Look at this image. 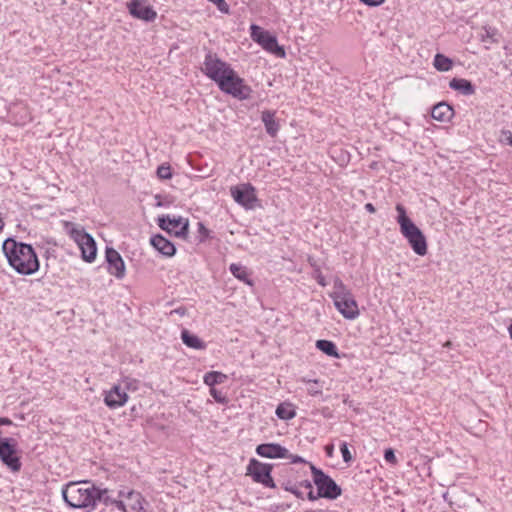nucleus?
I'll list each match as a JSON object with an SVG mask.
<instances>
[{
	"label": "nucleus",
	"mask_w": 512,
	"mask_h": 512,
	"mask_svg": "<svg viewBox=\"0 0 512 512\" xmlns=\"http://www.w3.org/2000/svg\"><path fill=\"white\" fill-rule=\"evenodd\" d=\"M319 498L318 494L317 495H314V492H313V488L311 490H309V493H308V499L310 501H315Z\"/></svg>",
	"instance_id": "nucleus-43"
},
{
	"label": "nucleus",
	"mask_w": 512,
	"mask_h": 512,
	"mask_svg": "<svg viewBox=\"0 0 512 512\" xmlns=\"http://www.w3.org/2000/svg\"><path fill=\"white\" fill-rule=\"evenodd\" d=\"M316 348L330 357H335V358L339 357L336 344L330 340H325V339L317 340Z\"/></svg>",
	"instance_id": "nucleus-26"
},
{
	"label": "nucleus",
	"mask_w": 512,
	"mask_h": 512,
	"mask_svg": "<svg viewBox=\"0 0 512 512\" xmlns=\"http://www.w3.org/2000/svg\"><path fill=\"white\" fill-rule=\"evenodd\" d=\"M261 120L265 126L267 134L271 137H275L280 129L278 121L275 119V112L265 110L261 114Z\"/></svg>",
	"instance_id": "nucleus-21"
},
{
	"label": "nucleus",
	"mask_w": 512,
	"mask_h": 512,
	"mask_svg": "<svg viewBox=\"0 0 512 512\" xmlns=\"http://www.w3.org/2000/svg\"><path fill=\"white\" fill-rule=\"evenodd\" d=\"M210 395L213 397V399L220 404H226L227 403V397L218 389L211 387L210 388Z\"/></svg>",
	"instance_id": "nucleus-31"
},
{
	"label": "nucleus",
	"mask_w": 512,
	"mask_h": 512,
	"mask_svg": "<svg viewBox=\"0 0 512 512\" xmlns=\"http://www.w3.org/2000/svg\"><path fill=\"white\" fill-rule=\"evenodd\" d=\"M397 223L400 227V232L403 237L408 241L410 247L419 256L427 254V240L420 228L407 216L405 207L402 204L396 205Z\"/></svg>",
	"instance_id": "nucleus-4"
},
{
	"label": "nucleus",
	"mask_w": 512,
	"mask_h": 512,
	"mask_svg": "<svg viewBox=\"0 0 512 512\" xmlns=\"http://www.w3.org/2000/svg\"><path fill=\"white\" fill-rule=\"evenodd\" d=\"M4 227V222L2 220V218L0 217V231L3 229Z\"/></svg>",
	"instance_id": "nucleus-49"
},
{
	"label": "nucleus",
	"mask_w": 512,
	"mask_h": 512,
	"mask_svg": "<svg viewBox=\"0 0 512 512\" xmlns=\"http://www.w3.org/2000/svg\"><path fill=\"white\" fill-rule=\"evenodd\" d=\"M433 65L436 70L441 71V72H447L452 69L453 61L449 57H447L441 53H437L434 56Z\"/></svg>",
	"instance_id": "nucleus-27"
},
{
	"label": "nucleus",
	"mask_w": 512,
	"mask_h": 512,
	"mask_svg": "<svg viewBox=\"0 0 512 512\" xmlns=\"http://www.w3.org/2000/svg\"><path fill=\"white\" fill-rule=\"evenodd\" d=\"M500 142L512 146V132L509 130H502L500 134Z\"/></svg>",
	"instance_id": "nucleus-33"
},
{
	"label": "nucleus",
	"mask_w": 512,
	"mask_h": 512,
	"mask_svg": "<svg viewBox=\"0 0 512 512\" xmlns=\"http://www.w3.org/2000/svg\"><path fill=\"white\" fill-rule=\"evenodd\" d=\"M314 279L322 287H325L327 285L325 277L323 276V274L321 273V271L319 269L315 270Z\"/></svg>",
	"instance_id": "nucleus-36"
},
{
	"label": "nucleus",
	"mask_w": 512,
	"mask_h": 512,
	"mask_svg": "<svg viewBox=\"0 0 512 512\" xmlns=\"http://www.w3.org/2000/svg\"><path fill=\"white\" fill-rule=\"evenodd\" d=\"M202 72L225 94L238 100L251 98L252 88L245 83L230 64L223 61L218 55L209 50L203 62Z\"/></svg>",
	"instance_id": "nucleus-1"
},
{
	"label": "nucleus",
	"mask_w": 512,
	"mask_h": 512,
	"mask_svg": "<svg viewBox=\"0 0 512 512\" xmlns=\"http://www.w3.org/2000/svg\"><path fill=\"white\" fill-rule=\"evenodd\" d=\"M284 489H285L286 491H289V492L293 493V494H294L296 497H298V498H303V494H302V492H301V491H299L295 485H291V486L286 485V486L284 487Z\"/></svg>",
	"instance_id": "nucleus-38"
},
{
	"label": "nucleus",
	"mask_w": 512,
	"mask_h": 512,
	"mask_svg": "<svg viewBox=\"0 0 512 512\" xmlns=\"http://www.w3.org/2000/svg\"><path fill=\"white\" fill-rule=\"evenodd\" d=\"M273 464L262 463L255 458L250 459L246 468V474L251 476L253 481L268 488H275L276 485L271 476Z\"/></svg>",
	"instance_id": "nucleus-9"
},
{
	"label": "nucleus",
	"mask_w": 512,
	"mask_h": 512,
	"mask_svg": "<svg viewBox=\"0 0 512 512\" xmlns=\"http://www.w3.org/2000/svg\"><path fill=\"white\" fill-rule=\"evenodd\" d=\"M128 400V395L125 390H123L120 385H115L106 392L104 397L105 404L112 409L121 407L125 405Z\"/></svg>",
	"instance_id": "nucleus-17"
},
{
	"label": "nucleus",
	"mask_w": 512,
	"mask_h": 512,
	"mask_svg": "<svg viewBox=\"0 0 512 512\" xmlns=\"http://www.w3.org/2000/svg\"><path fill=\"white\" fill-rule=\"evenodd\" d=\"M310 469L319 497L334 500L341 496V487L329 475L313 464H310Z\"/></svg>",
	"instance_id": "nucleus-6"
},
{
	"label": "nucleus",
	"mask_w": 512,
	"mask_h": 512,
	"mask_svg": "<svg viewBox=\"0 0 512 512\" xmlns=\"http://www.w3.org/2000/svg\"><path fill=\"white\" fill-rule=\"evenodd\" d=\"M173 312H174V313H177V314H179V315H184V314H185V312H186V310H185V308L180 307V308L175 309Z\"/></svg>",
	"instance_id": "nucleus-46"
},
{
	"label": "nucleus",
	"mask_w": 512,
	"mask_h": 512,
	"mask_svg": "<svg viewBox=\"0 0 512 512\" xmlns=\"http://www.w3.org/2000/svg\"><path fill=\"white\" fill-rule=\"evenodd\" d=\"M230 192L236 203L243 206L245 209L254 208L257 196L255 188L250 183L232 186Z\"/></svg>",
	"instance_id": "nucleus-12"
},
{
	"label": "nucleus",
	"mask_w": 512,
	"mask_h": 512,
	"mask_svg": "<svg viewBox=\"0 0 512 512\" xmlns=\"http://www.w3.org/2000/svg\"><path fill=\"white\" fill-rule=\"evenodd\" d=\"M8 264L20 275H32L39 270L40 262L32 245L7 238L2 244Z\"/></svg>",
	"instance_id": "nucleus-2"
},
{
	"label": "nucleus",
	"mask_w": 512,
	"mask_h": 512,
	"mask_svg": "<svg viewBox=\"0 0 512 512\" xmlns=\"http://www.w3.org/2000/svg\"><path fill=\"white\" fill-rule=\"evenodd\" d=\"M250 36L254 42L260 45L264 50L280 58H285L286 52L283 46H280L277 37L267 30H264L256 24L250 26Z\"/></svg>",
	"instance_id": "nucleus-7"
},
{
	"label": "nucleus",
	"mask_w": 512,
	"mask_h": 512,
	"mask_svg": "<svg viewBox=\"0 0 512 512\" xmlns=\"http://www.w3.org/2000/svg\"><path fill=\"white\" fill-rule=\"evenodd\" d=\"M454 115V110L446 102H440L433 106L431 116L439 122H449Z\"/></svg>",
	"instance_id": "nucleus-19"
},
{
	"label": "nucleus",
	"mask_w": 512,
	"mask_h": 512,
	"mask_svg": "<svg viewBox=\"0 0 512 512\" xmlns=\"http://www.w3.org/2000/svg\"><path fill=\"white\" fill-rule=\"evenodd\" d=\"M14 425L13 421L8 417H0V426H11ZM6 437H3V431L0 429V442L4 441Z\"/></svg>",
	"instance_id": "nucleus-35"
},
{
	"label": "nucleus",
	"mask_w": 512,
	"mask_h": 512,
	"mask_svg": "<svg viewBox=\"0 0 512 512\" xmlns=\"http://www.w3.org/2000/svg\"><path fill=\"white\" fill-rule=\"evenodd\" d=\"M0 460L11 471L18 472L22 463L18 456V442L15 438H5L0 442Z\"/></svg>",
	"instance_id": "nucleus-10"
},
{
	"label": "nucleus",
	"mask_w": 512,
	"mask_h": 512,
	"mask_svg": "<svg viewBox=\"0 0 512 512\" xmlns=\"http://www.w3.org/2000/svg\"><path fill=\"white\" fill-rule=\"evenodd\" d=\"M181 339L183 343L189 348L196 350H203L206 348V344L197 335L192 334L186 329L182 330Z\"/></svg>",
	"instance_id": "nucleus-24"
},
{
	"label": "nucleus",
	"mask_w": 512,
	"mask_h": 512,
	"mask_svg": "<svg viewBox=\"0 0 512 512\" xmlns=\"http://www.w3.org/2000/svg\"><path fill=\"white\" fill-rule=\"evenodd\" d=\"M340 451L343 457V461L346 463H350L353 459L352 454L348 448V445L346 442H342L340 445Z\"/></svg>",
	"instance_id": "nucleus-32"
},
{
	"label": "nucleus",
	"mask_w": 512,
	"mask_h": 512,
	"mask_svg": "<svg viewBox=\"0 0 512 512\" xmlns=\"http://www.w3.org/2000/svg\"><path fill=\"white\" fill-rule=\"evenodd\" d=\"M198 232L202 236L201 241L209 236V230L205 227L202 222H198Z\"/></svg>",
	"instance_id": "nucleus-37"
},
{
	"label": "nucleus",
	"mask_w": 512,
	"mask_h": 512,
	"mask_svg": "<svg viewBox=\"0 0 512 512\" xmlns=\"http://www.w3.org/2000/svg\"><path fill=\"white\" fill-rule=\"evenodd\" d=\"M229 271L238 280L244 282L245 284H247L249 286H253V281L250 278L251 272L248 270L247 267H245L241 264L232 263L229 266Z\"/></svg>",
	"instance_id": "nucleus-23"
},
{
	"label": "nucleus",
	"mask_w": 512,
	"mask_h": 512,
	"mask_svg": "<svg viewBox=\"0 0 512 512\" xmlns=\"http://www.w3.org/2000/svg\"><path fill=\"white\" fill-rule=\"evenodd\" d=\"M362 3L370 6L377 7L384 3L385 0H360Z\"/></svg>",
	"instance_id": "nucleus-39"
},
{
	"label": "nucleus",
	"mask_w": 512,
	"mask_h": 512,
	"mask_svg": "<svg viewBox=\"0 0 512 512\" xmlns=\"http://www.w3.org/2000/svg\"><path fill=\"white\" fill-rule=\"evenodd\" d=\"M95 491L96 486L90 485L88 481L71 482L62 490V496L71 508L91 512L95 509Z\"/></svg>",
	"instance_id": "nucleus-3"
},
{
	"label": "nucleus",
	"mask_w": 512,
	"mask_h": 512,
	"mask_svg": "<svg viewBox=\"0 0 512 512\" xmlns=\"http://www.w3.org/2000/svg\"><path fill=\"white\" fill-rule=\"evenodd\" d=\"M449 87L458 91L464 96H470L475 93V86L471 81L464 78H453L449 82Z\"/></svg>",
	"instance_id": "nucleus-22"
},
{
	"label": "nucleus",
	"mask_w": 512,
	"mask_h": 512,
	"mask_svg": "<svg viewBox=\"0 0 512 512\" xmlns=\"http://www.w3.org/2000/svg\"><path fill=\"white\" fill-rule=\"evenodd\" d=\"M95 498V506L98 502L105 504L106 506H115L118 509V502L121 501V498L113 495V491L109 489H100L96 487V491L94 492Z\"/></svg>",
	"instance_id": "nucleus-20"
},
{
	"label": "nucleus",
	"mask_w": 512,
	"mask_h": 512,
	"mask_svg": "<svg viewBox=\"0 0 512 512\" xmlns=\"http://www.w3.org/2000/svg\"><path fill=\"white\" fill-rule=\"evenodd\" d=\"M334 305L342 316L349 320L356 319L360 312L354 296L334 301Z\"/></svg>",
	"instance_id": "nucleus-16"
},
{
	"label": "nucleus",
	"mask_w": 512,
	"mask_h": 512,
	"mask_svg": "<svg viewBox=\"0 0 512 512\" xmlns=\"http://www.w3.org/2000/svg\"><path fill=\"white\" fill-rule=\"evenodd\" d=\"M150 244L163 256L172 257L176 253L175 245L161 234L152 236Z\"/></svg>",
	"instance_id": "nucleus-18"
},
{
	"label": "nucleus",
	"mask_w": 512,
	"mask_h": 512,
	"mask_svg": "<svg viewBox=\"0 0 512 512\" xmlns=\"http://www.w3.org/2000/svg\"><path fill=\"white\" fill-rule=\"evenodd\" d=\"M486 33H487L488 37L492 36V33L490 32V30H486Z\"/></svg>",
	"instance_id": "nucleus-51"
},
{
	"label": "nucleus",
	"mask_w": 512,
	"mask_h": 512,
	"mask_svg": "<svg viewBox=\"0 0 512 512\" xmlns=\"http://www.w3.org/2000/svg\"><path fill=\"white\" fill-rule=\"evenodd\" d=\"M157 176L160 179H170L172 177L170 166L165 164L160 165L157 168Z\"/></svg>",
	"instance_id": "nucleus-30"
},
{
	"label": "nucleus",
	"mask_w": 512,
	"mask_h": 512,
	"mask_svg": "<svg viewBox=\"0 0 512 512\" xmlns=\"http://www.w3.org/2000/svg\"><path fill=\"white\" fill-rule=\"evenodd\" d=\"M157 222L162 230L177 238L186 239L188 237L189 221L187 218L162 215L158 217Z\"/></svg>",
	"instance_id": "nucleus-11"
},
{
	"label": "nucleus",
	"mask_w": 512,
	"mask_h": 512,
	"mask_svg": "<svg viewBox=\"0 0 512 512\" xmlns=\"http://www.w3.org/2000/svg\"><path fill=\"white\" fill-rule=\"evenodd\" d=\"M333 289L334 290L330 295L333 301L341 300L353 295L351 290L338 277L334 279Z\"/></svg>",
	"instance_id": "nucleus-25"
},
{
	"label": "nucleus",
	"mask_w": 512,
	"mask_h": 512,
	"mask_svg": "<svg viewBox=\"0 0 512 512\" xmlns=\"http://www.w3.org/2000/svg\"><path fill=\"white\" fill-rule=\"evenodd\" d=\"M118 497L121 498L118 509L123 512H152L147 508L149 503L140 492L122 489L118 491Z\"/></svg>",
	"instance_id": "nucleus-8"
},
{
	"label": "nucleus",
	"mask_w": 512,
	"mask_h": 512,
	"mask_svg": "<svg viewBox=\"0 0 512 512\" xmlns=\"http://www.w3.org/2000/svg\"><path fill=\"white\" fill-rule=\"evenodd\" d=\"M365 210L369 213H375L376 209L372 203H366L364 206Z\"/></svg>",
	"instance_id": "nucleus-42"
},
{
	"label": "nucleus",
	"mask_w": 512,
	"mask_h": 512,
	"mask_svg": "<svg viewBox=\"0 0 512 512\" xmlns=\"http://www.w3.org/2000/svg\"><path fill=\"white\" fill-rule=\"evenodd\" d=\"M276 415L279 419L290 420L295 417L296 412L291 403H281L276 408Z\"/></svg>",
	"instance_id": "nucleus-29"
},
{
	"label": "nucleus",
	"mask_w": 512,
	"mask_h": 512,
	"mask_svg": "<svg viewBox=\"0 0 512 512\" xmlns=\"http://www.w3.org/2000/svg\"><path fill=\"white\" fill-rule=\"evenodd\" d=\"M307 391H308V394L311 395V396H317V395H320L322 393L320 388H317V387H314V386L309 387Z\"/></svg>",
	"instance_id": "nucleus-40"
},
{
	"label": "nucleus",
	"mask_w": 512,
	"mask_h": 512,
	"mask_svg": "<svg viewBox=\"0 0 512 512\" xmlns=\"http://www.w3.org/2000/svg\"><path fill=\"white\" fill-rule=\"evenodd\" d=\"M508 331H509V335L512 339V324L509 326Z\"/></svg>",
	"instance_id": "nucleus-50"
},
{
	"label": "nucleus",
	"mask_w": 512,
	"mask_h": 512,
	"mask_svg": "<svg viewBox=\"0 0 512 512\" xmlns=\"http://www.w3.org/2000/svg\"><path fill=\"white\" fill-rule=\"evenodd\" d=\"M256 453L260 457L278 459L287 458L288 450L278 443H263L256 447Z\"/></svg>",
	"instance_id": "nucleus-15"
},
{
	"label": "nucleus",
	"mask_w": 512,
	"mask_h": 512,
	"mask_svg": "<svg viewBox=\"0 0 512 512\" xmlns=\"http://www.w3.org/2000/svg\"><path fill=\"white\" fill-rule=\"evenodd\" d=\"M301 486L311 490L313 487H312V484L309 480H304L300 483Z\"/></svg>",
	"instance_id": "nucleus-45"
},
{
	"label": "nucleus",
	"mask_w": 512,
	"mask_h": 512,
	"mask_svg": "<svg viewBox=\"0 0 512 512\" xmlns=\"http://www.w3.org/2000/svg\"><path fill=\"white\" fill-rule=\"evenodd\" d=\"M303 381H304V382H308V383H313V384H315V385H317V384L319 383V381H318V380H308V381H306V380L304 379Z\"/></svg>",
	"instance_id": "nucleus-48"
},
{
	"label": "nucleus",
	"mask_w": 512,
	"mask_h": 512,
	"mask_svg": "<svg viewBox=\"0 0 512 512\" xmlns=\"http://www.w3.org/2000/svg\"><path fill=\"white\" fill-rule=\"evenodd\" d=\"M129 13L137 19L153 22L157 13L152 6L148 5L146 0H131L128 4Z\"/></svg>",
	"instance_id": "nucleus-13"
},
{
	"label": "nucleus",
	"mask_w": 512,
	"mask_h": 512,
	"mask_svg": "<svg viewBox=\"0 0 512 512\" xmlns=\"http://www.w3.org/2000/svg\"><path fill=\"white\" fill-rule=\"evenodd\" d=\"M287 458H290L292 463H303V462H305V460L301 456H298V455H290L288 453V457Z\"/></svg>",
	"instance_id": "nucleus-41"
},
{
	"label": "nucleus",
	"mask_w": 512,
	"mask_h": 512,
	"mask_svg": "<svg viewBox=\"0 0 512 512\" xmlns=\"http://www.w3.org/2000/svg\"><path fill=\"white\" fill-rule=\"evenodd\" d=\"M325 451H326L327 456L331 457L333 455V451H334L333 445H327L325 447Z\"/></svg>",
	"instance_id": "nucleus-44"
},
{
	"label": "nucleus",
	"mask_w": 512,
	"mask_h": 512,
	"mask_svg": "<svg viewBox=\"0 0 512 512\" xmlns=\"http://www.w3.org/2000/svg\"><path fill=\"white\" fill-rule=\"evenodd\" d=\"M384 459L391 464H396L397 459L392 448H388L384 451Z\"/></svg>",
	"instance_id": "nucleus-34"
},
{
	"label": "nucleus",
	"mask_w": 512,
	"mask_h": 512,
	"mask_svg": "<svg viewBox=\"0 0 512 512\" xmlns=\"http://www.w3.org/2000/svg\"><path fill=\"white\" fill-rule=\"evenodd\" d=\"M105 258L108 264V272L115 276L117 279H122L125 276V263L114 248L107 247L105 251Z\"/></svg>",
	"instance_id": "nucleus-14"
},
{
	"label": "nucleus",
	"mask_w": 512,
	"mask_h": 512,
	"mask_svg": "<svg viewBox=\"0 0 512 512\" xmlns=\"http://www.w3.org/2000/svg\"><path fill=\"white\" fill-rule=\"evenodd\" d=\"M226 380H227V375H225L219 371L207 372L203 377V382L210 388L214 387L216 384H222Z\"/></svg>",
	"instance_id": "nucleus-28"
},
{
	"label": "nucleus",
	"mask_w": 512,
	"mask_h": 512,
	"mask_svg": "<svg viewBox=\"0 0 512 512\" xmlns=\"http://www.w3.org/2000/svg\"><path fill=\"white\" fill-rule=\"evenodd\" d=\"M65 226L70 238L81 250L82 259L89 263L93 262L97 255L96 242L93 237L79 225L67 222Z\"/></svg>",
	"instance_id": "nucleus-5"
},
{
	"label": "nucleus",
	"mask_w": 512,
	"mask_h": 512,
	"mask_svg": "<svg viewBox=\"0 0 512 512\" xmlns=\"http://www.w3.org/2000/svg\"><path fill=\"white\" fill-rule=\"evenodd\" d=\"M123 382L125 383L126 388H128V389H129L130 387H132V384H131V382H130V381H128V380H124Z\"/></svg>",
	"instance_id": "nucleus-47"
}]
</instances>
